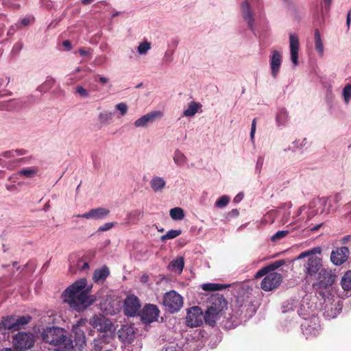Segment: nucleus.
Wrapping results in <instances>:
<instances>
[{"label":"nucleus","instance_id":"f257e3e1","mask_svg":"<svg viewBox=\"0 0 351 351\" xmlns=\"http://www.w3.org/2000/svg\"><path fill=\"white\" fill-rule=\"evenodd\" d=\"M86 280L82 278L69 286L63 293L64 302L77 312L84 311L96 300L94 295H88V289H86Z\"/></svg>","mask_w":351,"mask_h":351},{"label":"nucleus","instance_id":"f03ea898","mask_svg":"<svg viewBox=\"0 0 351 351\" xmlns=\"http://www.w3.org/2000/svg\"><path fill=\"white\" fill-rule=\"evenodd\" d=\"M41 337L44 342L54 346L55 351H73V341L62 328L47 327L42 331Z\"/></svg>","mask_w":351,"mask_h":351},{"label":"nucleus","instance_id":"7ed1b4c3","mask_svg":"<svg viewBox=\"0 0 351 351\" xmlns=\"http://www.w3.org/2000/svg\"><path fill=\"white\" fill-rule=\"evenodd\" d=\"M322 252L319 247H313L309 250L301 252L296 260H302L306 258L304 263V271L306 281H310L315 278L318 273L324 269L322 259L317 256Z\"/></svg>","mask_w":351,"mask_h":351},{"label":"nucleus","instance_id":"20e7f679","mask_svg":"<svg viewBox=\"0 0 351 351\" xmlns=\"http://www.w3.org/2000/svg\"><path fill=\"white\" fill-rule=\"evenodd\" d=\"M342 199L341 195L340 193H336L330 199H318L312 201L310 203V208L312 209L314 207H318L317 211H313V215L317 213L327 215L336 210V208H333V204H337Z\"/></svg>","mask_w":351,"mask_h":351},{"label":"nucleus","instance_id":"39448f33","mask_svg":"<svg viewBox=\"0 0 351 351\" xmlns=\"http://www.w3.org/2000/svg\"><path fill=\"white\" fill-rule=\"evenodd\" d=\"M183 304V298L176 291L171 290L163 295L162 304L165 310L171 313L179 311Z\"/></svg>","mask_w":351,"mask_h":351},{"label":"nucleus","instance_id":"423d86ee","mask_svg":"<svg viewBox=\"0 0 351 351\" xmlns=\"http://www.w3.org/2000/svg\"><path fill=\"white\" fill-rule=\"evenodd\" d=\"M313 287L318 291L326 289L331 287L335 280V275L332 274L330 269L324 268L321 270L318 275L313 278Z\"/></svg>","mask_w":351,"mask_h":351},{"label":"nucleus","instance_id":"0eeeda50","mask_svg":"<svg viewBox=\"0 0 351 351\" xmlns=\"http://www.w3.org/2000/svg\"><path fill=\"white\" fill-rule=\"evenodd\" d=\"M14 348L20 351L32 348L35 343V337L30 332H19L12 338Z\"/></svg>","mask_w":351,"mask_h":351},{"label":"nucleus","instance_id":"6e6552de","mask_svg":"<svg viewBox=\"0 0 351 351\" xmlns=\"http://www.w3.org/2000/svg\"><path fill=\"white\" fill-rule=\"evenodd\" d=\"M141 304L134 295H130L124 300L123 311L127 316L134 317L138 314Z\"/></svg>","mask_w":351,"mask_h":351},{"label":"nucleus","instance_id":"1a4fd4ad","mask_svg":"<svg viewBox=\"0 0 351 351\" xmlns=\"http://www.w3.org/2000/svg\"><path fill=\"white\" fill-rule=\"evenodd\" d=\"M204 313L197 306L190 308L187 311L186 322L188 326L197 327L203 323Z\"/></svg>","mask_w":351,"mask_h":351},{"label":"nucleus","instance_id":"9d476101","mask_svg":"<svg viewBox=\"0 0 351 351\" xmlns=\"http://www.w3.org/2000/svg\"><path fill=\"white\" fill-rule=\"evenodd\" d=\"M162 116L163 113L160 110L152 111L136 119L134 123V125L136 128H147L149 124L160 119Z\"/></svg>","mask_w":351,"mask_h":351},{"label":"nucleus","instance_id":"9b49d317","mask_svg":"<svg viewBox=\"0 0 351 351\" xmlns=\"http://www.w3.org/2000/svg\"><path fill=\"white\" fill-rule=\"evenodd\" d=\"M282 280V275L277 272L267 274L261 282V288L265 291H271L277 288Z\"/></svg>","mask_w":351,"mask_h":351},{"label":"nucleus","instance_id":"f8f14e48","mask_svg":"<svg viewBox=\"0 0 351 351\" xmlns=\"http://www.w3.org/2000/svg\"><path fill=\"white\" fill-rule=\"evenodd\" d=\"M90 324L100 332L110 331L112 328V322L101 314L95 315L90 319Z\"/></svg>","mask_w":351,"mask_h":351},{"label":"nucleus","instance_id":"ddd939ff","mask_svg":"<svg viewBox=\"0 0 351 351\" xmlns=\"http://www.w3.org/2000/svg\"><path fill=\"white\" fill-rule=\"evenodd\" d=\"M317 322V318L314 317L310 319H305L301 324L302 333L306 339L315 337L318 334L319 325Z\"/></svg>","mask_w":351,"mask_h":351},{"label":"nucleus","instance_id":"4468645a","mask_svg":"<svg viewBox=\"0 0 351 351\" xmlns=\"http://www.w3.org/2000/svg\"><path fill=\"white\" fill-rule=\"evenodd\" d=\"M228 308V302L225 298L221 294L212 295L209 300L208 309L217 311L224 314V311Z\"/></svg>","mask_w":351,"mask_h":351},{"label":"nucleus","instance_id":"2eb2a0df","mask_svg":"<svg viewBox=\"0 0 351 351\" xmlns=\"http://www.w3.org/2000/svg\"><path fill=\"white\" fill-rule=\"evenodd\" d=\"M160 311L156 305L147 304L143 308L141 317L143 323L149 324L157 320Z\"/></svg>","mask_w":351,"mask_h":351},{"label":"nucleus","instance_id":"dca6fc26","mask_svg":"<svg viewBox=\"0 0 351 351\" xmlns=\"http://www.w3.org/2000/svg\"><path fill=\"white\" fill-rule=\"evenodd\" d=\"M350 251L347 247H337L330 254V260L335 265H341L348 258Z\"/></svg>","mask_w":351,"mask_h":351},{"label":"nucleus","instance_id":"f3484780","mask_svg":"<svg viewBox=\"0 0 351 351\" xmlns=\"http://www.w3.org/2000/svg\"><path fill=\"white\" fill-rule=\"evenodd\" d=\"M99 306L101 311L109 315H114L117 312V308L115 307L116 302L112 298L106 294L104 297H99Z\"/></svg>","mask_w":351,"mask_h":351},{"label":"nucleus","instance_id":"a211bd4d","mask_svg":"<svg viewBox=\"0 0 351 351\" xmlns=\"http://www.w3.org/2000/svg\"><path fill=\"white\" fill-rule=\"evenodd\" d=\"M282 62V56L281 52L274 49L271 51V55L269 58V64L271 68V74L274 78H276Z\"/></svg>","mask_w":351,"mask_h":351},{"label":"nucleus","instance_id":"6ab92c4d","mask_svg":"<svg viewBox=\"0 0 351 351\" xmlns=\"http://www.w3.org/2000/svg\"><path fill=\"white\" fill-rule=\"evenodd\" d=\"M110 213L107 208L99 207L90 210L82 215H77L75 217L87 219L101 220L105 219Z\"/></svg>","mask_w":351,"mask_h":351},{"label":"nucleus","instance_id":"aec40b11","mask_svg":"<svg viewBox=\"0 0 351 351\" xmlns=\"http://www.w3.org/2000/svg\"><path fill=\"white\" fill-rule=\"evenodd\" d=\"M299 38L296 34H289V48L291 60L294 66L298 64Z\"/></svg>","mask_w":351,"mask_h":351},{"label":"nucleus","instance_id":"412c9836","mask_svg":"<svg viewBox=\"0 0 351 351\" xmlns=\"http://www.w3.org/2000/svg\"><path fill=\"white\" fill-rule=\"evenodd\" d=\"M241 15L243 20L247 23L248 27L252 32L254 30V18L252 10L247 1L241 4Z\"/></svg>","mask_w":351,"mask_h":351},{"label":"nucleus","instance_id":"4be33fe9","mask_svg":"<svg viewBox=\"0 0 351 351\" xmlns=\"http://www.w3.org/2000/svg\"><path fill=\"white\" fill-rule=\"evenodd\" d=\"M70 266L69 271L72 274L75 273L77 270L84 271L89 267L88 262L85 261L82 258H77L75 255H71L69 258Z\"/></svg>","mask_w":351,"mask_h":351},{"label":"nucleus","instance_id":"5701e85b","mask_svg":"<svg viewBox=\"0 0 351 351\" xmlns=\"http://www.w3.org/2000/svg\"><path fill=\"white\" fill-rule=\"evenodd\" d=\"M119 337L125 343H130L134 338V330L131 326H123L118 332Z\"/></svg>","mask_w":351,"mask_h":351},{"label":"nucleus","instance_id":"b1692460","mask_svg":"<svg viewBox=\"0 0 351 351\" xmlns=\"http://www.w3.org/2000/svg\"><path fill=\"white\" fill-rule=\"evenodd\" d=\"M223 315V313L207 308L204 315V320L206 324L214 326Z\"/></svg>","mask_w":351,"mask_h":351},{"label":"nucleus","instance_id":"393cba45","mask_svg":"<svg viewBox=\"0 0 351 351\" xmlns=\"http://www.w3.org/2000/svg\"><path fill=\"white\" fill-rule=\"evenodd\" d=\"M149 185L154 192L161 193L165 189L167 182L162 177L155 176L150 180Z\"/></svg>","mask_w":351,"mask_h":351},{"label":"nucleus","instance_id":"a878e982","mask_svg":"<svg viewBox=\"0 0 351 351\" xmlns=\"http://www.w3.org/2000/svg\"><path fill=\"white\" fill-rule=\"evenodd\" d=\"M72 333L73 334L75 346L82 348L86 345V337L84 330L77 327H73Z\"/></svg>","mask_w":351,"mask_h":351},{"label":"nucleus","instance_id":"bb28decb","mask_svg":"<svg viewBox=\"0 0 351 351\" xmlns=\"http://www.w3.org/2000/svg\"><path fill=\"white\" fill-rule=\"evenodd\" d=\"M14 315H8L3 317L0 322V332H4L5 330L14 332Z\"/></svg>","mask_w":351,"mask_h":351},{"label":"nucleus","instance_id":"cd10ccee","mask_svg":"<svg viewBox=\"0 0 351 351\" xmlns=\"http://www.w3.org/2000/svg\"><path fill=\"white\" fill-rule=\"evenodd\" d=\"M110 274V270L106 266L95 271L93 280L97 283H102Z\"/></svg>","mask_w":351,"mask_h":351},{"label":"nucleus","instance_id":"c85d7f7f","mask_svg":"<svg viewBox=\"0 0 351 351\" xmlns=\"http://www.w3.org/2000/svg\"><path fill=\"white\" fill-rule=\"evenodd\" d=\"M32 317L29 315L18 316L14 315V331H18L24 328L31 321Z\"/></svg>","mask_w":351,"mask_h":351},{"label":"nucleus","instance_id":"c756f323","mask_svg":"<svg viewBox=\"0 0 351 351\" xmlns=\"http://www.w3.org/2000/svg\"><path fill=\"white\" fill-rule=\"evenodd\" d=\"M202 108V105L199 103L195 101H191L188 104V107L183 111L182 116L190 117L194 116Z\"/></svg>","mask_w":351,"mask_h":351},{"label":"nucleus","instance_id":"7c9ffc66","mask_svg":"<svg viewBox=\"0 0 351 351\" xmlns=\"http://www.w3.org/2000/svg\"><path fill=\"white\" fill-rule=\"evenodd\" d=\"M289 121V114L286 109L281 108L276 116V124L278 127L285 126Z\"/></svg>","mask_w":351,"mask_h":351},{"label":"nucleus","instance_id":"2f4dec72","mask_svg":"<svg viewBox=\"0 0 351 351\" xmlns=\"http://www.w3.org/2000/svg\"><path fill=\"white\" fill-rule=\"evenodd\" d=\"M184 261L182 257H178L173 260L169 265V269L173 271L181 273L184 268Z\"/></svg>","mask_w":351,"mask_h":351},{"label":"nucleus","instance_id":"473e14b6","mask_svg":"<svg viewBox=\"0 0 351 351\" xmlns=\"http://www.w3.org/2000/svg\"><path fill=\"white\" fill-rule=\"evenodd\" d=\"M173 160L178 167H182L187 161L186 156L180 149H176L173 156Z\"/></svg>","mask_w":351,"mask_h":351},{"label":"nucleus","instance_id":"72a5a7b5","mask_svg":"<svg viewBox=\"0 0 351 351\" xmlns=\"http://www.w3.org/2000/svg\"><path fill=\"white\" fill-rule=\"evenodd\" d=\"M38 172V169L36 167H31L23 168L17 172V174L27 178H32L35 177Z\"/></svg>","mask_w":351,"mask_h":351},{"label":"nucleus","instance_id":"f704fd0d","mask_svg":"<svg viewBox=\"0 0 351 351\" xmlns=\"http://www.w3.org/2000/svg\"><path fill=\"white\" fill-rule=\"evenodd\" d=\"M228 287V285H225L219 283H205L202 285V289L205 291H213L222 290Z\"/></svg>","mask_w":351,"mask_h":351},{"label":"nucleus","instance_id":"c9c22d12","mask_svg":"<svg viewBox=\"0 0 351 351\" xmlns=\"http://www.w3.org/2000/svg\"><path fill=\"white\" fill-rule=\"evenodd\" d=\"M25 154L26 151L25 149H15L4 152L1 154V156L12 160L18 156L25 155Z\"/></svg>","mask_w":351,"mask_h":351},{"label":"nucleus","instance_id":"e433bc0d","mask_svg":"<svg viewBox=\"0 0 351 351\" xmlns=\"http://www.w3.org/2000/svg\"><path fill=\"white\" fill-rule=\"evenodd\" d=\"M169 215L173 220H182L184 217V210L180 207L171 208Z\"/></svg>","mask_w":351,"mask_h":351},{"label":"nucleus","instance_id":"4c0bfd02","mask_svg":"<svg viewBox=\"0 0 351 351\" xmlns=\"http://www.w3.org/2000/svg\"><path fill=\"white\" fill-rule=\"evenodd\" d=\"M143 215V213L139 210H132L130 213H129L127 215V223H135L136 221L140 218L142 217Z\"/></svg>","mask_w":351,"mask_h":351},{"label":"nucleus","instance_id":"58836bf2","mask_svg":"<svg viewBox=\"0 0 351 351\" xmlns=\"http://www.w3.org/2000/svg\"><path fill=\"white\" fill-rule=\"evenodd\" d=\"M315 47L318 53L322 56L324 53V45L319 32L317 29L315 31Z\"/></svg>","mask_w":351,"mask_h":351},{"label":"nucleus","instance_id":"ea45409f","mask_svg":"<svg viewBox=\"0 0 351 351\" xmlns=\"http://www.w3.org/2000/svg\"><path fill=\"white\" fill-rule=\"evenodd\" d=\"M342 288L346 291L351 289V270L346 272L341 279Z\"/></svg>","mask_w":351,"mask_h":351},{"label":"nucleus","instance_id":"a19ab883","mask_svg":"<svg viewBox=\"0 0 351 351\" xmlns=\"http://www.w3.org/2000/svg\"><path fill=\"white\" fill-rule=\"evenodd\" d=\"M182 231L180 230H169L167 234L162 235L160 238L162 241H165L169 239H173L179 235H180Z\"/></svg>","mask_w":351,"mask_h":351},{"label":"nucleus","instance_id":"79ce46f5","mask_svg":"<svg viewBox=\"0 0 351 351\" xmlns=\"http://www.w3.org/2000/svg\"><path fill=\"white\" fill-rule=\"evenodd\" d=\"M55 84V80L52 77H47L46 81L38 87V90L46 92L49 90Z\"/></svg>","mask_w":351,"mask_h":351},{"label":"nucleus","instance_id":"37998d69","mask_svg":"<svg viewBox=\"0 0 351 351\" xmlns=\"http://www.w3.org/2000/svg\"><path fill=\"white\" fill-rule=\"evenodd\" d=\"M151 49V44L147 41L141 43L137 47V51L139 55H146L148 51Z\"/></svg>","mask_w":351,"mask_h":351},{"label":"nucleus","instance_id":"c03bdc74","mask_svg":"<svg viewBox=\"0 0 351 351\" xmlns=\"http://www.w3.org/2000/svg\"><path fill=\"white\" fill-rule=\"evenodd\" d=\"M277 213L278 211L275 210H269L263 217V221L267 223H272L274 221L276 217H277Z\"/></svg>","mask_w":351,"mask_h":351},{"label":"nucleus","instance_id":"a18cd8bd","mask_svg":"<svg viewBox=\"0 0 351 351\" xmlns=\"http://www.w3.org/2000/svg\"><path fill=\"white\" fill-rule=\"evenodd\" d=\"M289 233V230H279L271 237L272 242H278L285 238Z\"/></svg>","mask_w":351,"mask_h":351},{"label":"nucleus","instance_id":"49530a36","mask_svg":"<svg viewBox=\"0 0 351 351\" xmlns=\"http://www.w3.org/2000/svg\"><path fill=\"white\" fill-rule=\"evenodd\" d=\"M343 97L346 104H348L351 99V84H347L343 89Z\"/></svg>","mask_w":351,"mask_h":351},{"label":"nucleus","instance_id":"de8ad7c7","mask_svg":"<svg viewBox=\"0 0 351 351\" xmlns=\"http://www.w3.org/2000/svg\"><path fill=\"white\" fill-rule=\"evenodd\" d=\"M105 344L104 338H97L93 341V348L92 351H101Z\"/></svg>","mask_w":351,"mask_h":351},{"label":"nucleus","instance_id":"09e8293b","mask_svg":"<svg viewBox=\"0 0 351 351\" xmlns=\"http://www.w3.org/2000/svg\"><path fill=\"white\" fill-rule=\"evenodd\" d=\"M341 308L335 307L334 309L331 307L330 309L326 310L324 315L328 319L335 318L339 313Z\"/></svg>","mask_w":351,"mask_h":351},{"label":"nucleus","instance_id":"8fccbe9b","mask_svg":"<svg viewBox=\"0 0 351 351\" xmlns=\"http://www.w3.org/2000/svg\"><path fill=\"white\" fill-rule=\"evenodd\" d=\"M230 202V197L227 195H223L215 202V206L217 208L225 207Z\"/></svg>","mask_w":351,"mask_h":351},{"label":"nucleus","instance_id":"3c124183","mask_svg":"<svg viewBox=\"0 0 351 351\" xmlns=\"http://www.w3.org/2000/svg\"><path fill=\"white\" fill-rule=\"evenodd\" d=\"M34 17L33 16H27L20 20L19 23L16 24H19L21 25V28L22 27H25L32 24L34 22Z\"/></svg>","mask_w":351,"mask_h":351},{"label":"nucleus","instance_id":"603ef678","mask_svg":"<svg viewBox=\"0 0 351 351\" xmlns=\"http://www.w3.org/2000/svg\"><path fill=\"white\" fill-rule=\"evenodd\" d=\"M112 117V112H101L99 115V119L101 123H105L109 121L110 120H111Z\"/></svg>","mask_w":351,"mask_h":351},{"label":"nucleus","instance_id":"864d4df0","mask_svg":"<svg viewBox=\"0 0 351 351\" xmlns=\"http://www.w3.org/2000/svg\"><path fill=\"white\" fill-rule=\"evenodd\" d=\"M75 89V93L79 94L81 97L84 98H87L89 97V92L82 86H77Z\"/></svg>","mask_w":351,"mask_h":351},{"label":"nucleus","instance_id":"5fc2aeb1","mask_svg":"<svg viewBox=\"0 0 351 351\" xmlns=\"http://www.w3.org/2000/svg\"><path fill=\"white\" fill-rule=\"evenodd\" d=\"M284 264H285L284 261L280 260V261H275L266 267H267L269 272H270L271 271L276 270V269L281 267Z\"/></svg>","mask_w":351,"mask_h":351},{"label":"nucleus","instance_id":"6e6d98bb","mask_svg":"<svg viewBox=\"0 0 351 351\" xmlns=\"http://www.w3.org/2000/svg\"><path fill=\"white\" fill-rule=\"evenodd\" d=\"M115 108L120 112L121 116H124L128 112V106L125 103H119L115 106Z\"/></svg>","mask_w":351,"mask_h":351},{"label":"nucleus","instance_id":"4d7b16f0","mask_svg":"<svg viewBox=\"0 0 351 351\" xmlns=\"http://www.w3.org/2000/svg\"><path fill=\"white\" fill-rule=\"evenodd\" d=\"M237 304L239 306V310L238 312L237 313L238 316H241L243 313H245L247 311L248 307L250 306V305L247 304H245V305L240 304V302L239 300L237 301Z\"/></svg>","mask_w":351,"mask_h":351},{"label":"nucleus","instance_id":"13d9d810","mask_svg":"<svg viewBox=\"0 0 351 351\" xmlns=\"http://www.w3.org/2000/svg\"><path fill=\"white\" fill-rule=\"evenodd\" d=\"M304 141H306V138H304L302 142H300L299 141H295L293 143V144L294 145V147L291 148V147H289L287 149H285V151L291 150L293 152H295V148L301 149L304 145Z\"/></svg>","mask_w":351,"mask_h":351},{"label":"nucleus","instance_id":"bf43d9fd","mask_svg":"<svg viewBox=\"0 0 351 351\" xmlns=\"http://www.w3.org/2000/svg\"><path fill=\"white\" fill-rule=\"evenodd\" d=\"M19 29H21V25L19 24L16 23L13 25H11L8 30L7 35L12 36Z\"/></svg>","mask_w":351,"mask_h":351},{"label":"nucleus","instance_id":"052dcab7","mask_svg":"<svg viewBox=\"0 0 351 351\" xmlns=\"http://www.w3.org/2000/svg\"><path fill=\"white\" fill-rule=\"evenodd\" d=\"M114 226V223H112V222L105 223L104 225L101 226L98 228V231H100V232L108 231V230H110Z\"/></svg>","mask_w":351,"mask_h":351},{"label":"nucleus","instance_id":"680f3d73","mask_svg":"<svg viewBox=\"0 0 351 351\" xmlns=\"http://www.w3.org/2000/svg\"><path fill=\"white\" fill-rule=\"evenodd\" d=\"M172 52L170 51H166L165 53L164 57H163V62L166 63L167 64H169L171 62L173 58H172Z\"/></svg>","mask_w":351,"mask_h":351},{"label":"nucleus","instance_id":"e2e57ef3","mask_svg":"<svg viewBox=\"0 0 351 351\" xmlns=\"http://www.w3.org/2000/svg\"><path fill=\"white\" fill-rule=\"evenodd\" d=\"M268 273H269V271H268L267 267H264L256 272V274H255V278H261L263 276L267 274Z\"/></svg>","mask_w":351,"mask_h":351},{"label":"nucleus","instance_id":"0e129e2a","mask_svg":"<svg viewBox=\"0 0 351 351\" xmlns=\"http://www.w3.org/2000/svg\"><path fill=\"white\" fill-rule=\"evenodd\" d=\"M2 4L6 6H9L10 8H12L14 9H19L20 8L21 5L18 3H12L9 1V0H3Z\"/></svg>","mask_w":351,"mask_h":351},{"label":"nucleus","instance_id":"69168bd1","mask_svg":"<svg viewBox=\"0 0 351 351\" xmlns=\"http://www.w3.org/2000/svg\"><path fill=\"white\" fill-rule=\"evenodd\" d=\"M256 119H254L252 122L251 125V132H250V138L253 141L254 138V134L256 132Z\"/></svg>","mask_w":351,"mask_h":351},{"label":"nucleus","instance_id":"338daca9","mask_svg":"<svg viewBox=\"0 0 351 351\" xmlns=\"http://www.w3.org/2000/svg\"><path fill=\"white\" fill-rule=\"evenodd\" d=\"M97 77H98V81L102 85L107 84L110 82V79L106 77H103V76H101V75H97Z\"/></svg>","mask_w":351,"mask_h":351},{"label":"nucleus","instance_id":"774afa93","mask_svg":"<svg viewBox=\"0 0 351 351\" xmlns=\"http://www.w3.org/2000/svg\"><path fill=\"white\" fill-rule=\"evenodd\" d=\"M161 351H176V348L173 345H168L162 348Z\"/></svg>","mask_w":351,"mask_h":351}]
</instances>
